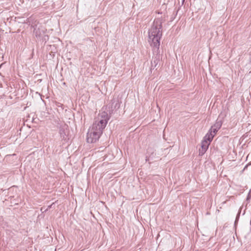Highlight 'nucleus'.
Segmentation results:
<instances>
[{
    "instance_id": "f257e3e1",
    "label": "nucleus",
    "mask_w": 251,
    "mask_h": 251,
    "mask_svg": "<svg viewBox=\"0 0 251 251\" xmlns=\"http://www.w3.org/2000/svg\"><path fill=\"white\" fill-rule=\"evenodd\" d=\"M100 120L98 122H95L88 129L86 136V141L88 143H94L99 140L109 120L107 114L102 112L100 114Z\"/></svg>"
},
{
    "instance_id": "f03ea898",
    "label": "nucleus",
    "mask_w": 251,
    "mask_h": 251,
    "mask_svg": "<svg viewBox=\"0 0 251 251\" xmlns=\"http://www.w3.org/2000/svg\"><path fill=\"white\" fill-rule=\"evenodd\" d=\"M161 36V23L158 20H155L149 31V42L151 46L158 49L160 46V40Z\"/></svg>"
},
{
    "instance_id": "7ed1b4c3",
    "label": "nucleus",
    "mask_w": 251,
    "mask_h": 251,
    "mask_svg": "<svg viewBox=\"0 0 251 251\" xmlns=\"http://www.w3.org/2000/svg\"><path fill=\"white\" fill-rule=\"evenodd\" d=\"M222 124L220 123H216L214 126H213L210 128L209 132L212 133L214 136L216 134L217 132L220 128Z\"/></svg>"
},
{
    "instance_id": "20e7f679",
    "label": "nucleus",
    "mask_w": 251,
    "mask_h": 251,
    "mask_svg": "<svg viewBox=\"0 0 251 251\" xmlns=\"http://www.w3.org/2000/svg\"><path fill=\"white\" fill-rule=\"evenodd\" d=\"M210 144L205 141H202L201 142V148L200 149V153L202 155L207 150Z\"/></svg>"
},
{
    "instance_id": "39448f33",
    "label": "nucleus",
    "mask_w": 251,
    "mask_h": 251,
    "mask_svg": "<svg viewBox=\"0 0 251 251\" xmlns=\"http://www.w3.org/2000/svg\"><path fill=\"white\" fill-rule=\"evenodd\" d=\"M214 137V136H213V135L212 134V133L208 132L205 136L203 141H205L206 142H207L208 143H209L210 144V143L213 140Z\"/></svg>"
},
{
    "instance_id": "423d86ee",
    "label": "nucleus",
    "mask_w": 251,
    "mask_h": 251,
    "mask_svg": "<svg viewBox=\"0 0 251 251\" xmlns=\"http://www.w3.org/2000/svg\"><path fill=\"white\" fill-rule=\"evenodd\" d=\"M248 165H246V166L245 167L244 169H245L246 168H247V167H248Z\"/></svg>"
}]
</instances>
